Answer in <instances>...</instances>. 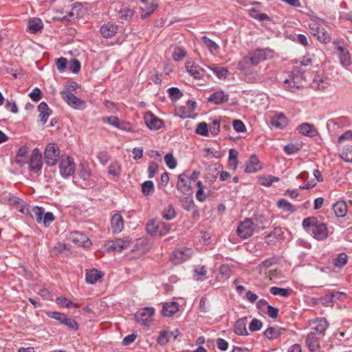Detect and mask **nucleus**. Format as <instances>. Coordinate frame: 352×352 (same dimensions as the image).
I'll return each mask as SVG.
<instances>
[{"label": "nucleus", "instance_id": "f257e3e1", "mask_svg": "<svg viewBox=\"0 0 352 352\" xmlns=\"http://www.w3.org/2000/svg\"><path fill=\"white\" fill-rule=\"evenodd\" d=\"M272 56L273 52L270 49H256L244 56L238 63L237 68L243 72L248 82H258L262 80V78L258 74L257 65Z\"/></svg>", "mask_w": 352, "mask_h": 352}, {"label": "nucleus", "instance_id": "f03ea898", "mask_svg": "<svg viewBox=\"0 0 352 352\" xmlns=\"http://www.w3.org/2000/svg\"><path fill=\"white\" fill-rule=\"evenodd\" d=\"M324 21L318 18H313L309 23V30L312 35L323 43H329L331 41V35L323 28L322 25Z\"/></svg>", "mask_w": 352, "mask_h": 352}, {"label": "nucleus", "instance_id": "7ed1b4c3", "mask_svg": "<svg viewBox=\"0 0 352 352\" xmlns=\"http://www.w3.org/2000/svg\"><path fill=\"white\" fill-rule=\"evenodd\" d=\"M138 245L136 243L135 245H133L131 239L129 237H124L123 239H116L111 241H109L107 244V249L108 250L121 252L128 248H133L132 251H135V248Z\"/></svg>", "mask_w": 352, "mask_h": 352}, {"label": "nucleus", "instance_id": "20e7f679", "mask_svg": "<svg viewBox=\"0 0 352 352\" xmlns=\"http://www.w3.org/2000/svg\"><path fill=\"white\" fill-rule=\"evenodd\" d=\"M60 157L59 148L54 143L47 145L44 153V161L47 166H54Z\"/></svg>", "mask_w": 352, "mask_h": 352}, {"label": "nucleus", "instance_id": "39448f33", "mask_svg": "<svg viewBox=\"0 0 352 352\" xmlns=\"http://www.w3.org/2000/svg\"><path fill=\"white\" fill-rule=\"evenodd\" d=\"M76 166L73 158L62 157L59 164L60 173L63 177H67L73 175Z\"/></svg>", "mask_w": 352, "mask_h": 352}, {"label": "nucleus", "instance_id": "423d86ee", "mask_svg": "<svg viewBox=\"0 0 352 352\" xmlns=\"http://www.w3.org/2000/svg\"><path fill=\"white\" fill-rule=\"evenodd\" d=\"M333 45L336 46V54L339 57L340 64L344 67L350 65L351 63L350 54L343 43L334 41Z\"/></svg>", "mask_w": 352, "mask_h": 352}, {"label": "nucleus", "instance_id": "0eeeda50", "mask_svg": "<svg viewBox=\"0 0 352 352\" xmlns=\"http://www.w3.org/2000/svg\"><path fill=\"white\" fill-rule=\"evenodd\" d=\"M60 95L64 101L70 107L82 109L85 107V102L68 91H61Z\"/></svg>", "mask_w": 352, "mask_h": 352}, {"label": "nucleus", "instance_id": "6e6552de", "mask_svg": "<svg viewBox=\"0 0 352 352\" xmlns=\"http://www.w3.org/2000/svg\"><path fill=\"white\" fill-rule=\"evenodd\" d=\"M254 230V227L252 221L250 219H246L239 223L236 232L240 237L247 239L253 234Z\"/></svg>", "mask_w": 352, "mask_h": 352}, {"label": "nucleus", "instance_id": "1a4fd4ad", "mask_svg": "<svg viewBox=\"0 0 352 352\" xmlns=\"http://www.w3.org/2000/svg\"><path fill=\"white\" fill-rule=\"evenodd\" d=\"M29 169L32 173H38L42 167V155L38 148H34L28 162Z\"/></svg>", "mask_w": 352, "mask_h": 352}, {"label": "nucleus", "instance_id": "9d476101", "mask_svg": "<svg viewBox=\"0 0 352 352\" xmlns=\"http://www.w3.org/2000/svg\"><path fill=\"white\" fill-rule=\"evenodd\" d=\"M192 254V250L190 248H181L175 250L170 259L175 264H179L188 260Z\"/></svg>", "mask_w": 352, "mask_h": 352}, {"label": "nucleus", "instance_id": "9b49d317", "mask_svg": "<svg viewBox=\"0 0 352 352\" xmlns=\"http://www.w3.org/2000/svg\"><path fill=\"white\" fill-rule=\"evenodd\" d=\"M153 314V308L145 307L135 314V318L138 322L144 325H147L151 322Z\"/></svg>", "mask_w": 352, "mask_h": 352}, {"label": "nucleus", "instance_id": "f8f14e48", "mask_svg": "<svg viewBox=\"0 0 352 352\" xmlns=\"http://www.w3.org/2000/svg\"><path fill=\"white\" fill-rule=\"evenodd\" d=\"M47 316L50 318H52L59 321L61 324L67 326L69 328L72 329L76 330L78 328V325L74 320L67 318L65 315L61 313L49 312L47 313Z\"/></svg>", "mask_w": 352, "mask_h": 352}, {"label": "nucleus", "instance_id": "ddd939ff", "mask_svg": "<svg viewBox=\"0 0 352 352\" xmlns=\"http://www.w3.org/2000/svg\"><path fill=\"white\" fill-rule=\"evenodd\" d=\"M23 214L30 215L35 219L38 223H41L44 210L41 207L32 206L23 204Z\"/></svg>", "mask_w": 352, "mask_h": 352}, {"label": "nucleus", "instance_id": "4468645a", "mask_svg": "<svg viewBox=\"0 0 352 352\" xmlns=\"http://www.w3.org/2000/svg\"><path fill=\"white\" fill-rule=\"evenodd\" d=\"M302 77L300 75L292 74L289 78H286L283 81V87L285 89L294 91L301 84Z\"/></svg>", "mask_w": 352, "mask_h": 352}, {"label": "nucleus", "instance_id": "2eb2a0df", "mask_svg": "<svg viewBox=\"0 0 352 352\" xmlns=\"http://www.w3.org/2000/svg\"><path fill=\"white\" fill-rule=\"evenodd\" d=\"M71 241L79 246L89 247L91 245V241L82 233L78 232H72L70 235Z\"/></svg>", "mask_w": 352, "mask_h": 352}, {"label": "nucleus", "instance_id": "dca6fc26", "mask_svg": "<svg viewBox=\"0 0 352 352\" xmlns=\"http://www.w3.org/2000/svg\"><path fill=\"white\" fill-rule=\"evenodd\" d=\"M313 236L317 240L325 239L328 236L327 228L324 223L318 221L314 228L311 230Z\"/></svg>", "mask_w": 352, "mask_h": 352}, {"label": "nucleus", "instance_id": "f3484780", "mask_svg": "<svg viewBox=\"0 0 352 352\" xmlns=\"http://www.w3.org/2000/svg\"><path fill=\"white\" fill-rule=\"evenodd\" d=\"M177 188L184 194H187L190 190V179L186 174L179 175Z\"/></svg>", "mask_w": 352, "mask_h": 352}, {"label": "nucleus", "instance_id": "a211bd4d", "mask_svg": "<svg viewBox=\"0 0 352 352\" xmlns=\"http://www.w3.org/2000/svg\"><path fill=\"white\" fill-rule=\"evenodd\" d=\"M186 68L188 74L195 79H199L204 75V69L194 62H187L186 63Z\"/></svg>", "mask_w": 352, "mask_h": 352}, {"label": "nucleus", "instance_id": "6ab92c4d", "mask_svg": "<svg viewBox=\"0 0 352 352\" xmlns=\"http://www.w3.org/2000/svg\"><path fill=\"white\" fill-rule=\"evenodd\" d=\"M145 123L152 130H157L162 126V121L152 113H147L144 116Z\"/></svg>", "mask_w": 352, "mask_h": 352}, {"label": "nucleus", "instance_id": "aec40b11", "mask_svg": "<svg viewBox=\"0 0 352 352\" xmlns=\"http://www.w3.org/2000/svg\"><path fill=\"white\" fill-rule=\"evenodd\" d=\"M43 28V23L39 18H30L28 21L27 31L36 34Z\"/></svg>", "mask_w": 352, "mask_h": 352}, {"label": "nucleus", "instance_id": "412c9836", "mask_svg": "<svg viewBox=\"0 0 352 352\" xmlns=\"http://www.w3.org/2000/svg\"><path fill=\"white\" fill-rule=\"evenodd\" d=\"M111 229L113 233H120L124 228V221L120 213H115L111 220Z\"/></svg>", "mask_w": 352, "mask_h": 352}, {"label": "nucleus", "instance_id": "4be33fe9", "mask_svg": "<svg viewBox=\"0 0 352 352\" xmlns=\"http://www.w3.org/2000/svg\"><path fill=\"white\" fill-rule=\"evenodd\" d=\"M306 345L311 352H315L320 348L319 340L315 332H310L307 335Z\"/></svg>", "mask_w": 352, "mask_h": 352}, {"label": "nucleus", "instance_id": "5701e85b", "mask_svg": "<svg viewBox=\"0 0 352 352\" xmlns=\"http://www.w3.org/2000/svg\"><path fill=\"white\" fill-rule=\"evenodd\" d=\"M300 133L308 137H315L318 135L317 129L311 124L303 123L298 127Z\"/></svg>", "mask_w": 352, "mask_h": 352}, {"label": "nucleus", "instance_id": "b1692460", "mask_svg": "<svg viewBox=\"0 0 352 352\" xmlns=\"http://www.w3.org/2000/svg\"><path fill=\"white\" fill-rule=\"evenodd\" d=\"M179 304L176 302H166L162 307V314L164 316L170 317L177 312Z\"/></svg>", "mask_w": 352, "mask_h": 352}, {"label": "nucleus", "instance_id": "393cba45", "mask_svg": "<svg viewBox=\"0 0 352 352\" xmlns=\"http://www.w3.org/2000/svg\"><path fill=\"white\" fill-rule=\"evenodd\" d=\"M145 4V8H142V17L146 19L148 17L152 12L157 7V4L155 2V0H140Z\"/></svg>", "mask_w": 352, "mask_h": 352}, {"label": "nucleus", "instance_id": "a878e982", "mask_svg": "<svg viewBox=\"0 0 352 352\" xmlns=\"http://www.w3.org/2000/svg\"><path fill=\"white\" fill-rule=\"evenodd\" d=\"M261 168L260 162L255 155L250 157L245 165V171L248 173H254Z\"/></svg>", "mask_w": 352, "mask_h": 352}, {"label": "nucleus", "instance_id": "bb28decb", "mask_svg": "<svg viewBox=\"0 0 352 352\" xmlns=\"http://www.w3.org/2000/svg\"><path fill=\"white\" fill-rule=\"evenodd\" d=\"M38 110L39 112V120L43 124H45L51 113V110L45 102H42L38 104Z\"/></svg>", "mask_w": 352, "mask_h": 352}, {"label": "nucleus", "instance_id": "cd10ccee", "mask_svg": "<svg viewBox=\"0 0 352 352\" xmlns=\"http://www.w3.org/2000/svg\"><path fill=\"white\" fill-rule=\"evenodd\" d=\"M118 26L113 23H107L100 28V33L104 38H109L115 35L117 32Z\"/></svg>", "mask_w": 352, "mask_h": 352}, {"label": "nucleus", "instance_id": "c85d7f7f", "mask_svg": "<svg viewBox=\"0 0 352 352\" xmlns=\"http://www.w3.org/2000/svg\"><path fill=\"white\" fill-rule=\"evenodd\" d=\"M228 100V95L223 91H217L212 93L208 98V101L219 104L227 102Z\"/></svg>", "mask_w": 352, "mask_h": 352}, {"label": "nucleus", "instance_id": "c756f323", "mask_svg": "<svg viewBox=\"0 0 352 352\" xmlns=\"http://www.w3.org/2000/svg\"><path fill=\"white\" fill-rule=\"evenodd\" d=\"M103 121L118 129L122 130H128V128L126 127V124L123 122H121L116 116L105 117L103 118Z\"/></svg>", "mask_w": 352, "mask_h": 352}, {"label": "nucleus", "instance_id": "7c9ffc66", "mask_svg": "<svg viewBox=\"0 0 352 352\" xmlns=\"http://www.w3.org/2000/svg\"><path fill=\"white\" fill-rule=\"evenodd\" d=\"M333 211L338 217H344L347 212V205L344 201H339L333 205Z\"/></svg>", "mask_w": 352, "mask_h": 352}, {"label": "nucleus", "instance_id": "2f4dec72", "mask_svg": "<svg viewBox=\"0 0 352 352\" xmlns=\"http://www.w3.org/2000/svg\"><path fill=\"white\" fill-rule=\"evenodd\" d=\"M313 329L315 330L318 334L324 335L326 329L328 327V322L324 318L317 319L313 322Z\"/></svg>", "mask_w": 352, "mask_h": 352}, {"label": "nucleus", "instance_id": "473e14b6", "mask_svg": "<svg viewBox=\"0 0 352 352\" xmlns=\"http://www.w3.org/2000/svg\"><path fill=\"white\" fill-rule=\"evenodd\" d=\"M102 277L101 272L93 269L86 272V281L89 284L96 283Z\"/></svg>", "mask_w": 352, "mask_h": 352}, {"label": "nucleus", "instance_id": "72a5a7b5", "mask_svg": "<svg viewBox=\"0 0 352 352\" xmlns=\"http://www.w3.org/2000/svg\"><path fill=\"white\" fill-rule=\"evenodd\" d=\"M196 106V102L194 101L188 100L187 102V107H181L177 109V113L182 111L181 118H186L190 116V113L193 111Z\"/></svg>", "mask_w": 352, "mask_h": 352}, {"label": "nucleus", "instance_id": "f704fd0d", "mask_svg": "<svg viewBox=\"0 0 352 352\" xmlns=\"http://www.w3.org/2000/svg\"><path fill=\"white\" fill-rule=\"evenodd\" d=\"M234 332L240 336L248 335L245 318L239 319L235 322Z\"/></svg>", "mask_w": 352, "mask_h": 352}, {"label": "nucleus", "instance_id": "c9c22d12", "mask_svg": "<svg viewBox=\"0 0 352 352\" xmlns=\"http://www.w3.org/2000/svg\"><path fill=\"white\" fill-rule=\"evenodd\" d=\"M204 46L207 48L211 54L217 53L219 50V46L214 43V41H211L206 36H203L201 38Z\"/></svg>", "mask_w": 352, "mask_h": 352}, {"label": "nucleus", "instance_id": "e433bc0d", "mask_svg": "<svg viewBox=\"0 0 352 352\" xmlns=\"http://www.w3.org/2000/svg\"><path fill=\"white\" fill-rule=\"evenodd\" d=\"M287 124V120L283 114H279L274 116L272 120V125L278 128L283 129Z\"/></svg>", "mask_w": 352, "mask_h": 352}, {"label": "nucleus", "instance_id": "4c0bfd02", "mask_svg": "<svg viewBox=\"0 0 352 352\" xmlns=\"http://www.w3.org/2000/svg\"><path fill=\"white\" fill-rule=\"evenodd\" d=\"M329 84V83L327 79L318 76L314 78L312 82V87L318 90H324L328 87Z\"/></svg>", "mask_w": 352, "mask_h": 352}, {"label": "nucleus", "instance_id": "58836bf2", "mask_svg": "<svg viewBox=\"0 0 352 352\" xmlns=\"http://www.w3.org/2000/svg\"><path fill=\"white\" fill-rule=\"evenodd\" d=\"M82 6L80 4H76L73 6L72 10L68 13L67 16H65L63 19H57L54 17V20L61 21L65 19H76L79 16V11L81 10Z\"/></svg>", "mask_w": 352, "mask_h": 352}, {"label": "nucleus", "instance_id": "ea45409f", "mask_svg": "<svg viewBox=\"0 0 352 352\" xmlns=\"http://www.w3.org/2000/svg\"><path fill=\"white\" fill-rule=\"evenodd\" d=\"M173 334V332L167 330L160 331V336L157 340L158 344H160V345L166 344L168 342L169 339L171 337V335Z\"/></svg>", "mask_w": 352, "mask_h": 352}, {"label": "nucleus", "instance_id": "a19ab883", "mask_svg": "<svg viewBox=\"0 0 352 352\" xmlns=\"http://www.w3.org/2000/svg\"><path fill=\"white\" fill-rule=\"evenodd\" d=\"M56 302L64 307L67 308H78L79 305L76 303H74L70 300H69L66 298L63 297H57L56 299Z\"/></svg>", "mask_w": 352, "mask_h": 352}, {"label": "nucleus", "instance_id": "79ce46f5", "mask_svg": "<svg viewBox=\"0 0 352 352\" xmlns=\"http://www.w3.org/2000/svg\"><path fill=\"white\" fill-rule=\"evenodd\" d=\"M209 68L214 72V74H216V76L219 79H224L228 76V71L226 67L212 66L209 67Z\"/></svg>", "mask_w": 352, "mask_h": 352}, {"label": "nucleus", "instance_id": "37998d69", "mask_svg": "<svg viewBox=\"0 0 352 352\" xmlns=\"http://www.w3.org/2000/svg\"><path fill=\"white\" fill-rule=\"evenodd\" d=\"M292 290L290 289L280 288L278 287H272L270 288V292L274 296H280L287 297L290 295Z\"/></svg>", "mask_w": 352, "mask_h": 352}, {"label": "nucleus", "instance_id": "c03bdc74", "mask_svg": "<svg viewBox=\"0 0 352 352\" xmlns=\"http://www.w3.org/2000/svg\"><path fill=\"white\" fill-rule=\"evenodd\" d=\"M283 232L280 228H275L274 230L266 236V242L267 243H274L271 238L275 237L276 239H281L283 238Z\"/></svg>", "mask_w": 352, "mask_h": 352}, {"label": "nucleus", "instance_id": "a18cd8bd", "mask_svg": "<svg viewBox=\"0 0 352 352\" xmlns=\"http://www.w3.org/2000/svg\"><path fill=\"white\" fill-rule=\"evenodd\" d=\"M279 208L286 212H294L296 211L295 207L286 199H280L277 204Z\"/></svg>", "mask_w": 352, "mask_h": 352}, {"label": "nucleus", "instance_id": "49530a36", "mask_svg": "<svg viewBox=\"0 0 352 352\" xmlns=\"http://www.w3.org/2000/svg\"><path fill=\"white\" fill-rule=\"evenodd\" d=\"M237 156H238V152L235 149H230L229 151L230 167L232 170H235L237 167V164H238Z\"/></svg>", "mask_w": 352, "mask_h": 352}, {"label": "nucleus", "instance_id": "de8ad7c7", "mask_svg": "<svg viewBox=\"0 0 352 352\" xmlns=\"http://www.w3.org/2000/svg\"><path fill=\"white\" fill-rule=\"evenodd\" d=\"M264 334L270 340L275 339L280 334V330L275 327H269L265 330Z\"/></svg>", "mask_w": 352, "mask_h": 352}, {"label": "nucleus", "instance_id": "09e8293b", "mask_svg": "<svg viewBox=\"0 0 352 352\" xmlns=\"http://www.w3.org/2000/svg\"><path fill=\"white\" fill-rule=\"evenodd\" d=\"M279 178L277 177L268 175L266 177H261L259 178V182L263 186H270L273 182H278Z\"/></svg>", "mask_w": 352, "mask_h": 352}, {"label": "nucleus", "instance_id": "8fccbe9b", "mask_svg": "<svg viewBox=\"0 0 352 352\" xmlns=\"http://www.w3.org/2000/svg\"><path fill=\"white\" fill-rule=\"evenodd\" d=\"M142 193L148 195L154 191V185L152 181H146L142 186Z\"/></svg>", "mask_w": 352, "mask_h": 352}, {"label": "nucleus", "instance_id": "3c124183", "mask_svg": "<svg viewBox=\"0 0 352 352\" xmlns=\"http://www.w3.org/2000/svg\"><path fill=\"white\" fill-rule=\"evenodd\" d=\"M250 15L256 19H258L260 21H263L265 20H269V16L264 14V13H259L257 10L255 9H252L250 10Z\"/></svg>", "mask_w": 352, "mask_h": 352}, {"label": "nucleus", "instance_id": "603ef678", "mask_svg": "<svg viewBox=\"0 0 352 352\" xmlns=\"http://www.w3.org/2000/svg\"><path fill=\"white\" fill-rule=\"evenodd\" d=\"M196 133L202 135V136H208V124L203 122H200L196 129Z\"/></svg>", "mask_w": 352, "mask_h": 352}, {"label": "nucleus", "instance_id": "864d4df0", "mask_svg": "<svg viewBox=\"0 0 352 352\" xmlns=\"http://www.w3.org/2000/svg\"><path fill=\"white\" fill-rule=\"evenodd\" d=\"M147 232L152 234H157L158 230V222L154 219L150 220L146 226Z\"/></svg>", "mask_w": 352, "mask_h": 352}, {"label": "nucleus", "instance_id": "5fc2aeb1", "mask_svg": "<svg viewBox=\"0 0 352 352\" xmlns=\"http://www.w3.org/2000/svg\"><path fill=\"white\" fill-rule=\"evenodd\" d=\"M170 230V225L164 222H158L157 234L160 236L166 234Z\"/></svg>", "mask_w": 352, "mask_h": 352}, {"label": "nucleus", "instance_id": "6e6d98bb", "mask_svg": "<svg viewBox=\"0 0 352 352\" xmlns=\"http://www.w3.org/2000/svg\"><path fill=\"white\" fill-rule=\"evenodd\" d=\"M172 56L175 60L178 61L186 56V52L184 49L177 47L174 48Z\"/></svg>", "mask_w": 352, "mask_h": 352}, {"label": "nucleus", "instance_id": "4d7b16f0", "mask_svg": "<svg viewBox=\"0 0 352 352\" xmlns=\"http://www.w3.org/2000/svg\"><path fill=\"white\" fill-rule=\"evenodd\" d=\"M197 185L199 187V189L197 191L196 197L199 201H204L206 198V195L204 193V186L200 181L197 182Z\"/></svg>", "mask_w": 352, "mask_h": 352}, {"label": "nucleus", "instance_id": "13d9d810", "mask_svg": "<svg viewBox=\"0 0 352 352\" xmlns=\"http://www.w3.org/2000/svg\"><path fill=\"white\" fill-rule=\"evenodd\" d=\"M164 160L168 167L173 169L177 166V162L172 154L168 153L164 156Z\"/></svg>", "mask_w": 352, "mask_h": 352}, {"label": "nucleus", "instance_id": "bf43d9fd", "mask_svg": "<svg viewBox=\"0 0 352 352\" xmlns=\"http://www.w3.org/2000/svg\"><path fill=\"white\" fill-rule=\"evenodd\" d=\"M108 173L113 176H118L120 173V166L117 162L111 163L109 166Z\"/></svg>", "mask_w": 352, "mask_h": 352}, {"label": "nucleus", "instance_id": "052dcab7", "mask_svg": "<svg viewBox=\"0 0 352 352\" xmlns=\"http://www.w3.org/2000/svg\"><path fill=\"white\" fill-rule=\"evenodd\" d=\"M347 262V255L344 253H341L335 261V265L338 267H341L346 265Z\"/></svg>", "mask_w": 352, "mask_h": 352}, {"label": "nucleus", "instance_id": "680f3d73", "mask_svg": "<svg viewBox=\"0 0 352 352\" xmlns=\"http://www.w3.org/2000/svg\"><path fill=\"white\" fill-rule=\"evenodd\" d=\"M67 60L65 58L61 57L56 60V65L60 72H63L67 67Z\"/></svg>", "mask_w": 352, "mask_h": 352}, {"label": "nucleus", "instance_id": "e2e57ef3", "mask_svg": "<svg viewBox=\"0 0 352 352\" xmlns=\"http://www.w3.org/2000/svg\"><path fill=\"white\" fill-rule=\"evenodd\" d=\"M54 220V214L52 212H46L43 215L42 222L45 227H48Z\"/></svg>", "mask_w": 352, "mask_h": 352}, {"label": "nucleus", "instance_id": "0e129e2a", "mask_svg": "<svg viewBox=\"0 0 352 352\" xmlns=\"http://www.w3.org/2000/svg\"><path fill=\"white\" fill-rule=\"evenodd\" d=\"M213 135H216L220 131V122L218 120H214L212 124L208 126V131Z\"/></svg>", "mask_w": 352, "mask_h": 352}, {"label": "nucleus", "instance_id": "69168bd1", "mask_svg": "<svg viewBox=\"0 0 352 352\" xmlns=\"http://www.w3.org/2000/svg\"><path fill=\"white\" fill-rule=\"evenodd\" d=\"M341 157L346 162H352V146H349L342 152Z\"/></svg>", "mask_w": 352, "mask_h": 352}, {"label": "nucleus", "instance_id": "338daca9", "mask_svg": "<svg viewBox=\"0 0 352 352\" xmlns=\"http://www.w3.org/2000/svg\"><path fill=\"white\" fill-rule=\"evenodd\" d=\"M175 217L174 208L172 206H168L163 212V217L166 220H171Z\"/></svg>", "mask_w": 352, "mask_h": 352}, {"label": "nucleus", "instance_id": "774afa93", "mask_svg": "<svg viewBox=\"0 0 352 352\" xmlns=\"http://www.w3.org/2000/svg\"><path fill=\"white\" fill-rule=\"evenodd\" d=\"M262 327V322L258 319H253L249 326V329L251 331H256L261 329Z\"/></svg>", "mask_w": 352, "mask_h": 352}]
</instances>
